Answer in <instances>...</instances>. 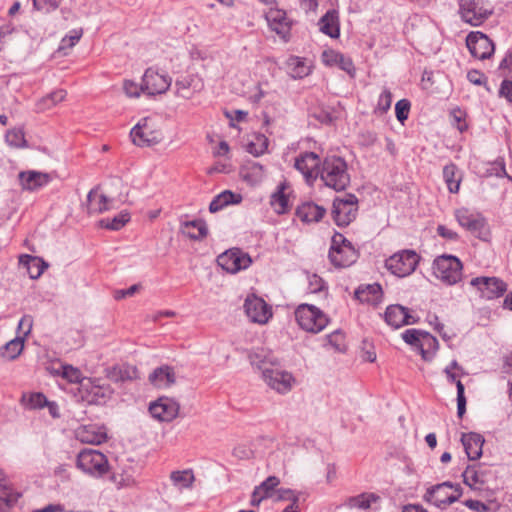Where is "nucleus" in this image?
<instances>
[{
    "instance_id": "0eeeda50",
    "label": "nucleus",
    "mask_w": 512,
    "mask_h": 512,
    "mask_svg": "<svg viewBox=\"0 0 512 512\" xmlns=\"http://www.w3.org/2000/svg\"><path fill=\"white\" fill-rule=\"evenodd\" d=\"M454 216L457 223L474 236L484 241L489 240L491 236L490 229L486 219L480 213L461 207L454 211Z\"/></svg>"
},
{
    "instance_id": "4468645a",
    "label": "nucleus",
    "mask_w": 512,
    "mask_h": 512,
    "mask_svg": "<svg viewBox=\"0 0 512 512\" xmlns=\"http://www.w3.org/2000/svg\"><path fill=\"white\" fill-rule=\"evenodd\" d=\"M143 93L155 96L166 93L172 83L171 77L165 73L160 72L154 68H148L143 77Z\"/></svg>"
},
{
    "instance_id": "412c9836",
    "label": "nucleus",
    "mask_w": 512,
    "mask_h": 512,
    "mask_svg": "<svg viewBox=\"0 0 512 512\" xmlns=\"http://www.w3.org/2000/svg\"><path fill=\"white\" fill-rule=\"evenodd\" d=\"M293 198L291 186L287 181H283L271 195L270 204L277 214H284L290 210Z\"/></svg>"
},
{
    "instance_id": "a211bd4d",
    "label": "nucleus",
    "mask_w": 512,
    "mask_h": 512,
    "mask_svg": "<svg viewBox=\"0 0 512 512\" xmlns=\"http://www.w3.org/2000/svg\"><path fill=\"white\" fill-rule=\"evenodd\" d=\"M265 17L271 30L276 32L284 41H288L292 22L287 17L286 12L278 8H270Z\"/></svg>"
},
{
    "instance_id": "58836bf2",
    "label": "nucleus",
    "mask_w": 512,
    "mask_h": 512,
    "mask_svg": "<svg viewBox=\"0 0 512 512\" xmlns=\"http://www.w3.org/2000/svg\"><path fill=\"white\" fill-rule=\"evenodd\" d=\"M241 201V194L233 193L230 190H225L214 197L209 205V210L210 212L215 213L230 204H239Z\"/></svg>"
},
{
    "instance_id": "f704fd0d",
    "label": "nucleus",
    "mask_w": 512,
    "mask_h": 512,
    "mask_svg": "<svg viewBox=\"0 0 512 512\" xmlns=\"http://www.w3.org/2000/svg\"><path fill=\"white\" fill-rule=\"evenodd\" d=\"M19 265L25 269L27 274L32 279L39 278L46 268V264L42 259L28 254L19 257Z\"/></svg>"
},
{
    "instance_id": "7c9ffc66",
    "label": "nucleus",
    "mask_w": 512,
    "mask_h": 512,
    "mask_svg": "<svg viewBox=\"0 0 512 512\" xmlns=\"http://www.w3.org/2000/svg\"><path fill=\"white\" fill-rule=\"evenodd\" d=\"M319 30L331 38H339L340 21L339 14L336 10H329L323 15L319 22Z\"/></svg>"
},
{
    "instance_id": "e2e57ef3",
    "label": "nucleus",
    "mask_w": 512,
    "mask_h": 512,
    "mask_svg": "<svg viewBox=\"0 0 512 512\" xmlns=\"http://www.w3.org/2000/svg\"><path fill=\"white\" fill-rule=\"evenodd\" d=\"M307 280H308L307 289L310 293H318V292L325 291V284H324L323 279L320 276H318L316 274H311V275L307 276Z\"/></svg>"
},
{
    "instance_id": "4d7b16f0",
    "label": "nucleus",
    "mask_w": 512,
    "mask_h": 512,
    "mask_svg": "<svg viewBox=\"0 0 512 512\" xmlns=\"http://www.w3.org/2000/svg\"><path fill=\"white\" fill-rule=\"evenodd\" d=\"M112 480L118 488L129 487L135 484V478L131 469L125 470L121 473L115 472Z\"/></svg>"
},
{
    "instance_id": "0e129e2a",
    "label": "nucleus",
    "mask_w": 512,
    "mask_h": 512,
    "mask_svg": "<svg viewBox=\"0 0 512 512\" xmlns=\"http://www.w3.org/2000/svg\"><path fill=\"white\" fill-rule=\"evenodd\" d=\"M61 0H33L34 7L43 12H50L57 9Z\"/></svg>"
},
{
    "instance_id": "09e8293b",
    "label": "nucleus",
    "mask_w": 512,
    "mask_h": 512,
    "mask_svg": "<svg viewBox=\"0 0 512 512\" xmlns=\"http://www.w3.org/2000/svg\"><path fill=\"white\" fill-rule=\"evenodd\" d=\"M0 490L3 491L2 499L6 503L8 507L13 506L18 499L21 497V494L18 492H14L8 481L6 480L4 474L0 471Z\"/></svg>"
},
{
    "instance_id": "6ab92c4d",
    "label": "nucleus",
    "mask_w": 512,
    "mask_h": 512,
    "mask_svg": "<svg viewBox=\"0 0 512 512\" xmlns=\"http://www.w3.org/2000/svg\"><path fill=\"white\" fill-rule=\"evenodd\" d=\"M75 437L82 443L99 445L107 441V429L104 425L86 424L79 426L75 431Z\"/></svg>"
},
{
    "instance_id": "37998d69",
    "label": "nucleus",
    "mask_w": 512,
    "mask_h": 512,
    "mask_svg": "<svg viewBox=\"0 0 512 512\" xmlns=\"http://www.w3.org/2000/svg\"><path fill=\"white\" fill-rule=\"evenodd\" d=\"M87 198L89 209L92 212L101 213L110 208V200L98 190H91Z\"/></svg>"
},
{
    "instance_id": "052dcab7",
    "label": "nucleus",
    "mask_w": 512,
    "mask_h": 512,
    "mask_svg": "<svg viewBox=\"0 0 512 512\" xmlns=\"http://www.w3.org/2000/svg\"><path fill=\"white\" fill-rule=\"evenodd\" d=\"M123 90L127 97L138 98L143 92V83L139 85L138 83L132 80H125L123 82Z\"/></svg>"
},
{
    "instance_id": "473e14b6",
    "label": "nucleus",
    "mask_w": 512,
    "mask_h": 512,
    "mask_svg": "<svg viewBox=\"0 0 512 512\" xmlns=\"http://www.w3.org/2000/svg\"><path fill=\"white\" fill-rule=\"evenodd\" d=\"M149 381L156 388H168L175 383V373L171 367L162 366L149 375Z\"/></svg>"
},
{
    "instance_id": "20e7f679",
    "label": "nucleus",
    "mask_w": 512,
    "mask_h": 512,
    "mask_svg": "<svg viewBox=\"0 0 512 512\" xmlns=\"http://www.w3.org/2000/svg\"><path fill=\"white\" fill-rule=\"evenodd\" d=\"M432 271L438 280L451 286L461 281L463 265L456 256L443 254L433 261Z\"/></svg>"
},
{
    "instance_id": "774afa93",
    "label": "nucleus",
    "mask_w": 512,
    "mask_h": 512,
    "mask_svg": "<svg viewBox=\"0 0 512 512\" xmlns=\"http://www.w3.org/2000/svg\"><path fill=\"white\" fill-rule=\"evenodd\" d=\"M500 96L506 98L509 102H512V81L504 80L500 87Z\"/></svg>"
},
{
    "instance_id": "423d86ee",
    "label": "nucleus",
    "mask_w": 512,
    "mask_h": 512,
    "mask_svg": "<svg viewBox=\"0 0 512 512\" xmlns=\"http://www.w3.org/2000/svg\"><path fill=\"white\" fill-rule=\"evenodd\" d=\"M358 251L342 234L335 233L329 250V259L335 267H349L356 262Z\"/></svg>"
},
{
    "instance_id": "1a4fd4ad",
    "label": "nucleus",
    "mask_w": 512,
    "mask_h": 512,
    "mask_svg": "<svg viewBox=\"0 0 512 512\" xmlns=\"http://www.w3.org/2000/svg\"><path fill=\"white\" fill-rule=\"evenodd\" d=\"M459 13L464 22L479 26L492 15L493 7L485 0H460Z\"/></svg>"
},
{
    "instance_id": "9b49d317",
    "label": "nucleus",
    "mask_w": 512,
    "mask_h": 512,
    "mask_svg": "<svg viewBox=\"0 0 512 512\" xmlns=\"http://www.w3.org/2000/svg\"><path fill=\"white\" fill-rule=\"evenodd\" d=\"M358 212V200L353 194L337 197L333 202L332 215L338 226H347L355 218Z\"/></svg>"
},
{
    "instance_id": "8fccbe9b",
    "label": "nucleus",
    "mask_w": 512,
    "mask_h": 512,
    "mask_svg": "<svg viewBox=\"0 0 512 512\" xmlns=\"http://www.w3.org/2000/svg\"><path fill=\"white\" fill-rule=\"evenodd\" d=\"M130 220V214L126 211L120 212L113 218H106L101 220L103 227L110 230H119L124 227Z\"/></svg>"
},
{
    "instance_id": "72a5a7b5",
    "label": "nucleus",
    "mask_w": 512,
    "mask_h": 512,
    "mask_svg": "<svg viewBox=\"0 0 512 512\" xmlns=\"http://www.w3.org/2000/svg\"><path fill=\"white\" fill-rule=\"evenodd\" d=\"M280 483V480L276 476L268 477L259 486L255 487L252 496L251 504L258 506L264 499L270 497L275 487Z\"/></svg>"
},
{
    "instance_id": "4be33fe9",
    "label": "nucleus",
    "mask_w": 512,
    "mask_h": 512,
    "mask_svg": "<svg viewBox=\"0 0 512 512\" xmlns=\"http://www.w3.org/2000/svg\"><path fill=\"white\" fill-rule=\"evenodd\" d=\"M321 61L327 67H338L351 77L356 74V69L350 57L334 49H325L321 54Z\"/></svg>"
},
{
    "instance_id": "338daca9",
    "label": "nucleus",
    "mask_w": 512,
    "mask_h": 512,
    "mask_svg": "<svg viewBox=\"0 0 512 512\" xmlns=\"http://www.w3.org/2000/svg\"><path fill=\"white\" fill-rule=\"evenodd\" d=\"M437 233L439 236L446 240L455 241L459 238V235L456 231L448 228L445 225H438Z\"/></svg>"
},
{
    "instance_id": "39448f33",
    "label": "nucleus",
    "mask_w": 512,
    "mask_h": 512,
    "mask_svg": "<svg viewBox=\"0 0 512 512\" xmlns=\"http://www.w3.org/2000/svg\"><path fill=\"white\" fill-rule=\"evenodd\" d=\"M295 319L300 328L311 333L321 332L329 323L328 316L311 304H300L295 310Z\"/></svg>"
},
{
    "instance_id": "c756f323",
    "label": "nucleus",
    "mask_w": 512,
    "mask_h": 512,
    "mask_svg": "<svg viewBox=\"0 0 512 512\" xmlns=\"http://www.w3.org/2000/svg\"><path fill=\"white\" fill-rule=\"evenodd\" d=\"M461 442L470 460H477L481 457L484 444L482 435L474 432L464 433L461 437Z\"/></svg>"
},
{
    "instance_id": "bb28decb",
    "label": "nucleus",
    "mask_w": 512,
    "mask_h": 512,
    "mask_svg": "<svg viewBox=\"0 0 512 512\" xmlns=\"http://www.w3.org/2000/svg\"><path fill=\"white\" fill-rule=\"evenodd\" d=\"M490 473L486 467L468 466L463 472V480L466 485L475 490H481L488 482Z\"/></svg>"
},
{
    "instance_id": "49530a36",
    "label": "nucleus",
    "mask_w": 512,
    "mask_h": 512,
    "mask_svg": "<svg viewBox=\"0 0 512 512\" xmlns=\"http://www.w3.org/2000/svg\"><path fill=\"white\" fill-rule=\"evenodd\" d=\"M438 349V341L437 339L426 332L424 336L421 338V342L417 348V350L421 353L423 359L429 360L434 355L436 350Z\"/></svg>"
},
{
    "instance_id": "864d4df0",
    "label": "nucleus",
    "mask_w": 512,
    "mask_h": 512,
    "mask_svg": "<svg viewBox=\"0 0 512 512\" xmlns=\"http://www.w3.org/2000/svg\"><path fill=\"white\" fill-rule=\"evenodd\" d=\"M24 348V340L22 338H15L9 341L4 348V357L13 360L17 358Z\"/></svg>"
},
{
    "instance_id": "aec40b11",
    "label": "nucleus",
    "mask_w": 512,
    "mask_h": 512,
    "mask_svg": "<svg viewBox=\"0 0 512 512\" xmlns=\"http://www.w3.org/2000/svg\"><path fill=\"white\" fill-rule=\"evenodd\" d=\"M203 86V80L198 75H183L175 81V94L183 99H191Z\"/></svg>"
},
{
    "instance_id": "bf43d9fd",
    "label": "nucleus",
    "mask_w": 512,
    "mask_h": 512,
    "mask_svg": "<svg viewBox=\"0 0 512 512\" xmlns=\"http://www.w3.org/2000/svg\"><path fill=\"white\" fill-rule=\"evenodd\" d=\"M425 333L417 329H408L402 334V338L407 344L417 349Z\"/></svg>"
},
{
    "instance_id": "2eb2a0df",
    "label": "nucleus",
    "mask_w": 512,
    "mask_h": 512,
    "mask_svg": "<svg viewBox=\"0 0 512 512\" xmlns=\"http://www.w3.org/2000/svg\"><path fill=\"white\" fill-rule=\"evenodd\" d=\"M470 285L480 297L487 300L499 298L507 290V284L497 277H476L470 281Z\"/></svg>"
},
{
    "instance_id": "dca6fc26",
    "label": "nucleus",
    "mask_w": 512,
    "mask_h": 512,
    "mask_svg": "<svg viewBox=\"0 0 512 512\" xmlns=\"http://www.w3.org/2000/svg\"><path fill=\"white\" fill-rule=\"evenodd\" d=\"M459 497L458 489L450 483L444 482L428 489L424 495V500L437 507H446L457 501Z\"/></svg>"
},
{
    "instance_id": "3c124183",
    "label": "nucleus",
    "mask_w": 512,
    "mask_h": 512,
    "mask_svg": "<svg viewBox=\"0 0 512 512\" xmlns=\"http://www.w3.org/2000/svg\"><path fill=\"white\" fill-rule=\"evenodd\" d=\"M83 35L82 29H74L70 31L68 35L62 38L59 50L63 52V54H67L68 50L73 48L81 39Z\"/></svg>"
},
{
    "instance_id": "69168bd1",
    "label": "nucleus",
    "mask_w": 512,
    "mask_h": 512,
    "mask_svg": "<svg viewBox=\"0 0 512 512\" xmlns=\"http://www.w3.org/2000/svg\"><path fill=\"white\" fill-rule=\"evenodd\" d=\"M451 117L456 123V127L460 132H463L467 129V124L465 122L466 113L462 111L460 108H455L451 112Z\"/></svg>"
},
{
    "instance_id": "de8ad7c7",
    "label": "nucleus",
    "mask_w": 512,
    "mask_h": 512,
    "mask_svg": "<svg viewBox=\"0 0 512 512\" xmlns=\"http://www.w3.org/2000/svg\"><path fill=\"white\" fill-rule=\"evenodd\" d=\"M6 143L14 149L27 147V141L22 129L13 128L7 131L5 135Z\"/></svg>"
},
{
    "instance_id": "c03bdc74",
    "label": "nucleus",
    "mask_w": 512,
    "mask_h": 512,
    "mask_svg": "<svg viewBox=\"0 0 512 512\" xmlns=\"http://www.w3.org/2000/svg\"><path fill=\"white\" fill-rule=\"evenodd\" d=\"M21 404L28 410L42 409L47 404V398L40 392H28L22 395Z\"/></svg>"
},
{
    "instance_id": "7ed1b4c3",
    "label": "nucleus",
    "mask_w": 512,
    "mask_h": 512,
    "mask_svg": "<svg viewBox=\"0 0 512 512\" xmlns=\"http://www.w3.org/2000/svg\"><path fill=\"white\" fill-rule=\"evenodd\" d=\"M132 142L139 147L156 145L163 139L160 119L157 116L141 118L131 129Z\"/></svg>"
},
{
    "instance_id": "5fc2aeb1",
    "label": "nucleus",
    "mask_w": 512,
    "mask_h": 512,
    "mask_svg": "<svg viewBox=\"0 0 512 512\" xmlns=\"http://www.w3.org/2000/svg\"><path fill=\"white\" fill-rule=\"evenodd\" d=\"M59 374L70 383H80L84 379L81 371L72 365H61Z\"/></svg>"
},
{
    "instance_id": "f03ea898",
    "label": "nucleus",
    "mask_w": 512,
    "mask_h": 512,
    "mask_svg": "<svg viewBox=\"0 0 512 512\" xmlns=\"http://www.w3.org/2000/svg\"><path fill=\"white\" fill-rule=\"evenodd\" d=\"M319 174L323 183L336 191L344 190L350 182L347 164L337 156L326 157Z\"/></svg>"
},
{
    "instance_id": "c85d7f7f",
    "label": "nucleus",
    "mask_w": 512,
    "mask_h": 512,
    "mask_svg": "<svg viewBox=\"0 0 512 512\" xmlns=\"http://www.w3.org/2000/svg\"><path fill=\"white\" fill-rule=\"evenodd\" d=\"M355 296L362 303L376 306L383 299L382 287L378 283L362 285L355 291Z\"/></svg>"
},
{
    "instance_id": "13d9d810",
    "label": "nucleus",
    "mask_w": 512,
    "mask_h": 512,
    "mask_svg": "<svg viewBox=\"0 0 512 512\" xmlns=\"http://www.w3.org/2000/svg\"><path fill=\"white\" fill-rule=\"evenodd\" d=\"M328 345L336 351L346 349L345 335L341 331H335L327 336Z\"/></svg>"
},
{
    "instance_id": "680f3d73",
    "label": "nucleus",
    "mask_w": 512,
    "mask_h": 512,
    "mask_svg": "<svg viewBox=\"0 0 512 512\" xmlns=\"http://www.w3.org/2000/svg\"><path fill=\"white\" fill-rule=\"evenodd\" d=\"M411 104L407 99H401L397 101L395 105V113L396 118L398 121L403 123L405 120H407L409 112H410Z\"/></svg>"
},
{
    "instance_id": "f3484780",
    "label": "nucleus",
    "mask_w": 512,
    "mask_h": 512,
    "mask_svg": "<svg viewBox=\"0 0 512 512\" xmlns=\"http://www.w3.org/2000/svg\"><path fill=\"white\" fill-rule=\"evenodd\" d=\"M466 45L471 55L480 60L490 58L495 50L493 42L480 31L469 33Z\"/></svg>"
},
{
    "instance_id": "f8f14e48",
    "label": "nucleus",
    "mask_w": 512,
    "mask_h": 512,
    "mask_svg": "<svg viewBox=\"0 0 512 512\" xmlns=\"http://www.w3.org/2000/svg\"><path fill=\"white\" fill-rule=\"evenodd\" d=\"M243 307L248 319L259 325L267 324L273 316L272 306L255 294L246 297Z\"/></svg>"
},
{
    "instance_id": "393cba45",
    "label": "nucleus",
    "mask_w": 512,
    "mask_h": 512,
    "mask_svg": "<svg viewBox=\"0 0 512 512\" xmlns=\"http://www.w3.org/2000/svg\"><path fill=\"white\" fill-rule=\"evenodd\" d=\"M385 321L394 328H400L416 323L417 318L401 305H390L385 311Z\"/></svg>"
},
{
    "instance_id": "a19ab883",
    "label": "nucleus",
    "mask_w": 512,
    "mask_h": 512,
    "mask_svg": "<svg viewBox=\"0 0 512 512\" xmlns=\"http://www.w3.org/2000/svg\"><path fill=\"white\" fill-rule=\"evenodd\" d=\"M380 497L375 493H362L357 496L350 497L346 500L345 505L349 508H357L361 510H367L372 507L373 504L378 503Z\"/></svg>"
},
{
    "instance_id": "9d476101",
    "label": "nucleus",
    "mask_w": 512,
    "mask_h": 512,
    "mask_svg": "<svg viewBox=\"0 0 512 512\" xmlns=\"http://www.w3.org/2000/svg\"><path fill=\"white\" fill-rule=\"evenodd\" d=\"M419 260L420 256L415 251L401 250L386 259L385 267L397 277H406L415 271Z\"/></svg>"
},
{
    "instance_id": "ddd939ff",
    "label": "nucleus",
    "mask_w": 512,
    "mask_h": 512,
    "mask_svg": "<svg viewBox=\"0 0 512 512\" xmlns=\"http://www.w3.org/2000/svg\"><path fill=\"white\" fill-rule=\"evenodd\" d=\"M218 265L228 273L235 274L247 269L252 259L250 255L239 248L229 249L217 257Z\"/></svg>"
},
{
    "instance_id": "6e6552de",
    "label": "nucleus",
    "mask_w": 512,
    "mask_h": 512,
    "mask_svg": "<svg viewBox=\"0 0 512 512\" xmlns=\"http://www.w3.org/2000/svg\"><path fill=\"white\" fill-rule=\"evenodd\" d=\"M76 466L82 472L93 477H101L109 470L106 455L95 449H83L80 451L77 455Z\"/></svg>"
},
{
    "instance_id": "c9c22d12",
    "label": "nucleus",
    "mask_w": 512,
    "mask_h": 512,
    "mask_svg": "<svg viewBox=\"0 0 512 512\" xmlns=\"http://www.w3.org/2000/svg\"><path fill=\"white\" fill-rule=\"evenodd\" d=\"M67 97V91L65 89H56L49 94L41 97L35 104V109L37 112H45L48 111L54 107H56L58 104L65 101Z\"/></svg>"
},
{
    "instance_id": "a18cd8bd",
    "label": "nucleus",
    "mask_w": 512,
    "mask_h": 512,
    "mask_svg": "<svg viewBox=\"0 0 512 512\" xmlns=\"http://www.w3.org/2000/svg\"><path fill=\"white\" fill-rule=\"evenodd\" d=\"M170 480L178 489H189L195 480L191 470L173 471L170 474Z\"/></svg>"
},
{
    "instance_id": "603ef678",
    "label": "nucleus",
    "mask_w": 512,
    "mask_h": 512,
    "mask_svg": "<svg viewBox=\"0 0 512 512\" xmlns=\"http://www.w3.org/2000/svg\"><path fill=\"white\" fill-rule=\"evenodd\" d=\"M63 341L70 349L79 348L84 344V335L80 330L69 329L66 331Z\"/></svg>"
},
{
    "instance_id": "f257e3e1",
    "label": "nucleus",
    "mask_w": 512,
    "mask_h": 512,
    "mask_svg": "<svg viewBox=\"0 0 512 512\" xmlns=\"http://www.w3.org/2000/svg\"><path fill=\"white\" fill-rule=\"evenodd\" d=\"M250 360L261 372L265 384L275 392L287 394L296 385V378L291 372L283 369L273 353L262 349L251 354Z\"/></svg>"
},
{
    "instance_id": "b1692460",
    "label": "nucleus",
    "mask_w": 512,
    "mask_h": 512,
    "mask_svg": "<svg viewBox=\"0 0 512 512\" xmlns=\"http://www.w3.org/2000/svg\"><path fill=\"white\" fill-rule=\"evenodd\" d=\"M319 156L314 152H305L295 160V168L304 176L306 182L312 183L317 177Z\"/></svg>"
},
{
    "instance_id": "cd10ccee",
    "label": "nucleus",
    "mask_w": 512,
    "mask_h": 512,
    "mask_svg": "<svg viewBox=\"0 0 512 512\" xmlns=\"http://www.w3.org/2000/svg\"><path fill=\"white\" fill-rule=\"evenodd\" d=\"M325 213L326 209L324 207L313 202L302 203L296 209V216L307 224L319 222Z\"/></svg>"
},
{
    "instance_id": "e433bc0d",
    "label": "nucleus",
    "mask_w": 512,
    "mask_h": 512,
    "mask_svg": "<svg viewBox=\"0 0 512 512\" xmlns=\"http://www.w3.org/2000/svg\"><path fill=\"white\" fill-rule=\"evenodd\" d=\"M19 180L23 189L36 190L49 182V176L41 172L28 171L21 172Z\"/></svg>"
},
{
    "instance_id": "2f4dec72",
    "label": "nucleus",
    "mask_w": 512,
    "mask_h": 512,
    "mask_svg": "<svg viewBox=\"0 0 512 512\" xmlns=\"http://www.w3.org/2000/svg\"><path fill=\"white\" fill-rule=\"evenodd\" d=\"M181 233L191 240H203L208 235V227L204 220L194 219L181 224Z\"/></svg>"
},
{
    "instance_id": "5701e85b",
    "label": "nucleus",
    "mask_w": 512,
    "mask_h": 512,
    "mask_svg": "<svg viewBox=\"0 0 512 512\" xmlns=\"http://www.w3.org/2000/svg\"><path fill=\"white\" fill-rule=\"evenodd\" d=\"M149 411L153 418L169 422L177 417L179 405L173 399L160 398L158 401L150 405Z\"/></svg>"
},
{
    "instance_id": "79ce46f5",
    "label": "nucleus",
    "mask_w": 512,
    "mask_h": 512,
    "mask_svg": "<svg viewBox=\"0 0 512 512\" xmlns=\"http://www.w3.org/2000/svg\"><path fill=\"white\" fill-rule=\"evenodd\" d=\"M443 178L449 192L458 193L462 177L455 164H448L443 168Z\"/></svg>"
},
{
    "instance_id": "ea45409f",
    "label": "nucleus",
    "mask_w": 512,
    "mask_h": 512,
    "mask_svg": "<svg viewBox=\"0 0 512 512\" xmlns=\"http://www.w3.org/2000/svg\"><path fill=\"white\" fill-rule=\"evenodd\" d=\"M269 140L262 133H253L248 136L246 150L253 156H261L268 150Z\"/></svg>"
},
{
    "instance_id": "a878e982",
    "label": "nucleus",
    "mask_w": 512,
    "mask_h": 512,
    "mask_svg": "<svg viewBox=\"0 0 512 512\" xmlns=\"http://www.w3.org/2000/svg\"><path fill=\"white\" fill-rule=\"evenodd\" d=\"M460 371L461 368L459 367L458 363L456 361L451 362L446 368H445V374L447 378L451 382L456 383L457 387V414L461 418L465 411H466V398L464 395V385L460 381Z\"/></svg>"
},
{
    "instance_id": "4c0bfd02",
    "label": "nucleus",
    "mask_w": 512,
    "mask_h": 512,
    "mask_svg": "<svg viewBox=\"0 0 512 512\" xmlns=\"http://www.w3.org/2000/svg\"><path fill=\"white\" fill-rule=\"evenodd\" d=\"M286 67L289 74L297 79L304 78L311 73V65L305 58L290 56L286 61Z\"/></svg>"
},
{
    "instance_id": "6e6d98bb",
    "label": "nucleus",
    "mask_w": 512,
    "mask_h": 512,
    "mask_svg": "<svg viewBox=\"0 0 512 512\" xmlns=\"http://www.w3.org/2000/svg\"><path fill=\"white\" fill-rule=\"evenodd\" d=\"M392 93L388 89H384L380 94L374 113L384 115L391 107Z\"/></svg>"
}]
</instances>
